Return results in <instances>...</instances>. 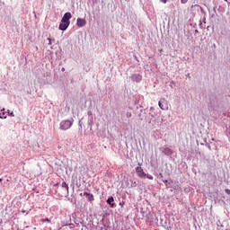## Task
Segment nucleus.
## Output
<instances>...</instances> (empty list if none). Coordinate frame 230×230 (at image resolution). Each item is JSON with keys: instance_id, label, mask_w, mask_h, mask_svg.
<instances>
[{"instance_id": "nucleus-1", "label": "nucleus", "mask_w": 230, "mask_h": 230, "mask_svg": "<svg viewBox=\"0 0 230 230\" xmlns=\"http://www.w3.org/2000/svg\"><path fill=\"white\" fill-rule=\"evenodd\" d=\"M71 13H66L61 20V22L59 24V30H61V31H66V28H69V25L71 24Z\"/></svg>"}, {"instance_id": "nucleus-2", "label": "nucleus", "mask_w": 230, "mask_h": 230, "mask_svg": "<svg viewBox=\"0 0 230 230\" xmlns=\"http://www.w3.org/2000/svg\"><path fill=\"white\" fill-rule=\"evenodd\" d=\"M74 119H72L71 120H68V119H66V120H62L61 122H60V129L61 130H69V128L70 127H73V123H74Z\"/></svg>"}, {"instance_id": "nucleus-3", "label": "nucleus", "mask_w": 230, "mask_h": 230, "mask_svg": "<svg viewBox=\"0 0 230 230\" xmlns=\"http://www.w3.org/2000/svg\"><path fill=\"white\" fill-rule=\"evenodd\" d=\"M136 172L137 177H140V179H146V174L145 173L143 168H141V164L136 168Z\"/></svg>"}, {"instance_id": "nucleus-4", "label": "nucleus", "mask_w": 230, "mask_h": 230, "mask_svg": "<svg viewBox=\"0 0 230 230\" xmlns=\"http://www.w3.org/2000/svg\"><path fill=\"white\" fill-rule=\"evenodd\" d=\"M85 19L78 18L77 19V26L78 28H83V26H85Z\"/></svg>"}, {"instance_id": "nucleus-5", "label": "nucleus", "mask_w": 230, "mask_h": 230, "mask_svg": "<svg viewBox=\"0 0 230 230\" xmlns=\"http://www.w3.org/2000/svg\"><path fill=\"white\" fill-rule=\"evenodd\" d=\"M112 202H114V198L113 197H110L107 199V204H109L111 206V208H116V204H114Z\"/></svg>"}, {"instance_id": "nucleus-6", "label": "nucleus", "mask_w": 230, "mask_h": 230, "mask_svg": "<svg viewBox=\"0 0 230 230\" xmlns=\"http://www.w3.org/2000/svg\"><path fill=\"white\" fill-rule=\"evenodd\" d=\"M163 154H164L165 155H172L173 154V151L171 148H164L163 150Z\"/></svg>"}, {"instance_id": "nucleus-7", "label": "nucleus", "mask_w": 230, "mask_h": 230, "mask_svg": "<svg viewBox=\"0 0 230 230\" xmlns=\"http://www.w3.org/2000/svg\"><path fill=\"white\" fill-rule=\"evenodd\" d=\"M84 195L87 197L89 202H93V200H94V196L93 194L84 192Z\"/></svg>"}, {"instance_id": "nucleus-8", "label": "nucleus", "mask_w": 230, "mask_h": 230, "mask_svg": "<svg viewBox=\"0 0 230 230\" xmlns=\"http://www.w3.org/2000/svg\"><path fill=\"white\" fill-rule=\"evenodd\" d=\"M141 75H134L132 76V79L135 80L136 82H141Z\"/></svg>"}, {"instance_id": "nucleus-9", "label": "nucleus", "mask_w": 230, "mask_h": 230, "mask_svg": "<svg viewBox=\"0 0 230 230\" xmlns=\"http://www.w3.org/2000/svg\"><path fill=\"white\" fill-rule=\"evenodd\" d=\"M61 188H65V190L66 191H69V186L67 185V183L66 181H63L61 184Z\"/></svg>"}, {"instance_id": "nucleus-10", "label": "nucleus", "mask_w": 230, "mask_h": 230, "mask_svg": "<svg viewBox=\"0 0 230 230\" xmlns=\"http://www.w3.org/2000/svg\"><path fill=\"white\" fill-rule=\"evenodd\" d=\"M158 105H159L160 109H162V111H166L167 108L164 107V105L163 104V102H158Z\"/></svg>"}, {"instance_id": "nucleus-11", "label": "nucleus", "mask_w": 230, "mask_h": 230, "mask_svg": "<svg viewBox=\"0 0 230 230\" xmlns=\"http://www.w3.org/2000/svg\"><path fill=\"white\" fill-rule=\"evenodd\" d=\"M146 179H149V181H154V176L150 175V174H147Z\"/></svg>"}, {"instance_id": "nucleus-12", "label": "nucleus", "mask_w": 230, "mask_h": 230, "mask_svg": "<svg viewBox=\"0 0 230 230\" xmlns=\"http://www.w3.org/2000/svg\"><path fill=\"white\" fill-rule=\"evenodd\" d=\"M41 222H51L49 218L41 219Z\"/></svg>"}, {"instance_id": "nucleus-13", "label": "nucleus", "mask_w": 230, "mask_h": 230, "mask_svg": "<svg viewBox=\"0 0 230 230\" xmlns=\"http://www.w3.org/2000/svg\"><path fill=\"white\" fill-rule=\"evenodd\" d=\"M181 4H186L188 3V0H181Z\"/></svg>"}, {"instance_id": "nucleus-14", "label": "nucleus", "mask_w": 230, "mask_h": 230, "mask_svg": "<svg viewBox=\"0 0 230 230\" xmlns=\"http://www.w3.org/2000/svg\"><path fill=\"white\" fill-rule=\"evenodd\" d=\"M225 191H226V193L227 195H230V190H229V189H226Z\"/></svg>"}, {"instance_id": "nucleus-15", "label": "nucleus", "mask_w": 230, "mask_h": 230, "mask_svg": "<svg viewBox=\"0 0 230 230\" xmlns=\"http://www.w3.org/2000/svg\"><path fill=\"white\" fill-rule=\"evenodd\" d=\"M161 3H164V4H166V3H168V0H161Z\"/></svg>"}, {"instance_id": "nucleus-16", "label": "nucleus", "mask_w": 230, "mask_h": 230, "mask_svg": "<svg viewBox=\"0 0 230 230\" xmlns=\"http://www.w3.org/2000/svg\"><path fill=\"white\" fill-rule=\"evenodd\" d=\"M48 40H49V46H51V39L50 38H48Z\"/></svg>"}, {"instance_id": "nucleus-17", "label": "nucleus", "mask_w": 230, "mask_h": 230, "mask_svg": "<svg viewBox=\"0 0 230 230\" xmlns=\"http://www.w3.org/2000/svg\"><path fill=\"white\" fill-rule=\"evenodd\" d=\"M10 116H12V118H13L15 115L13 114V112H11Z\"/></svg>"}, {"instance_id": "nucleus-18", "label": "nucleus", "mask_w": 230, "mask_h": 230, "mask_svg": "<svg viewBox=\"0 0 230 230\" xmlns=\"http://www.w3.org/2000/svg\"><path fill=\"white\" fill-rule=\"evenodd\" d=\"M79 224H75V227H78Z\"/></svg>"}, {"instance_id": "nucleus-19", "label": "nucleus", "mask_w": 230, "mask_h": 230, "mask_svg": "<svg viewBox=\"0 0 230 230\" xmlns=\"http://www.w3.org/2000/svg\"><path fill=\"white\" fill-rule=\"evenodd\" d=\"M127 116L128 117V116H132L131 114H127Z\"/></svg>"}, {"instance_id": "nucleus-20", "label": "nucleus", "mask_w": 230, "mask_h": 230, "mask_svg": "<svg viewBox=\"0 0 230 230\" xmlns=\"http://www.w3.org/2000/svg\"><path fill=\"white\" fill-rule=\"evenodd\" d=\"M127 116L128 117V116H132L131 114H127Z\"/></svg>"}, {"instance_id": "nucleus-21", "label": "nucleus", "mask_w": 230, "mask_h": 230, "mask_svg": "<svg viewBox=\"0 0 230 230\" xmlns=\"http://www.w3.org/2000/svg\"><path fill=\"white\" fill-rule=\"evenodd\" d=\"M160 177H163V173H160Z\"/></svg>"}, {"instance_id": "nucleus-22", "label": "nucleus", "mask_w": 230, "mask_h": 230, "mask_svg": "<svg viewBox=\"0 0 230 230\" xmlns=\"http://www.w3.org/2000/svg\"><path fill=\"white\" fill-rule=\"evenodd\" d=\"M119 206H123V203H119Z\"/></svg>"}, {"instance_id": "nucleus-23", "label": "nucleus", "mask_w": 230, "mask_h": 230, "mask_svg": "<svg viewBox=\"0 0 230 230\" xmlns=\"http://www.w3.org/2000/svg\"><path fill=\"white\" fill-rule=\"evenodd\" d=\"M82 195H83V194L81 193V194H80V197H82Z\"/></svg>"}, {"instance_id": "nucleus-24", "label": "nucleus", "mask_w": 230, "mask_h": 230, "mask_svg": "<svg viewBox=\"0 0 230 230\" xmlns=\"http://www.w3.org/2000/svg\"><path fill=\"white\" fill-rule=\"evenodd\" d=\"M226 1V3H227V0H225Z\"/></svg>"}]
</instances>
